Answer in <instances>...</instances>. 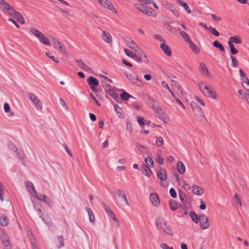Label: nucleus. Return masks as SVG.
Listing matches in <instances>:
<instances>
[{"instance_id":"obj_1","label":"nucleus","mask_w":249,"mask_h":249,"mask_svg":"<svg viewBox=\"0 0 249 249\" xmlns=\"http://www.w3.org/2000/svg\"><path fill=\"white\" fill-rule=\"evenodd\" d=\"M0 8L4 12L16 18L18 22L24 24L25 21L22 15L15 10L14 7L4 0H0Z\"/></svg>"},{"instance_id":"obj_2","label":"nucleus","mask_w":249,"mask_h":249,"mask_svg":"<svg viewBox=\"0 0 249 249\" xmlns=\"http://www.w3.org/2000/svg\"><path fill=\"white\" fill-rule=\"evenodd\" d=\"M156 225L157 229L166 233L169 236H173L174 232L171 226L165 221L164 219L159 217L156 220Z\"/></svg>"},{"instance_id":"obj_3","label":"nucleus","mask_w":249,"mask_h":249,"mask_svg":"<svg viewBox=\"0 0 249 249\" xmlns=\"http://www.w3.org/2000/svg\"><path fill=\"white\" fill-rule=\"evenodd\" d=\"M198 86L202 93L207 97L216 99L217 94L215 90L205 84V82L198 83Z\"/></svg>"},{"instance_id":"obj_4","label":"nucleus","mask_w":249,"mask_h":249,"mask_svg":"<svg viewBox=\"0 0 249 249\" xmlns=\"http://www.w3.org/2000/svg\"><path fill=\"white\" fill-rule=\"evenodd\" d=\"M30 33L35 36L42 44L46 46H50V42L49 39L40 31L34 27L30 28Z\"/></svg>"},{"instance_id":"obj_5","label":"nucleus","mask_w":249,"mask_h":249,"mask_svg":"<svg viewBox=\"0 0 249 249\" xmlns=\"http://www.w3.org/2000/svg\"><path fill=\"white\" fill-rule=\"evenodd\" d=\"M199 226L201 230L207 229L210 225L208 217L204 214H200L198 216Z\"/></svg>"},{"instance_id":"obj_6","label":"nucleus","mask_w":249,"mask_h":249,"mask_svg":"<svg viewBox=\"0 0 249 249\" xmlns=\"http://www.w3.org/2000/svg\"><path fill=\"white\" fill-rule=\"evenodd\" d=\"M28 96L29 98L33 102L36 107V108L38 110H41L42 109L41 102L35 94L32 93H29L28 94Z\"/></svg>"},{"instance_id":"obj_7","label":"nucleus","mask_w":249,"mask_h":249,"mask_svg":"<svg viewBox=\"0 0 249 249\" xmlns=\"http://www.w3.org/2000/svg\"><path fill=\"white\" fill-rule=\"evenodd\" d=\"M104 87L107 93L112 97L118 102L120 103V101H119V98L118 94L115 92L114 89L112 88L110 85L106 84L104 86Z\"/></svg>"},{"instance_id":"obj_8","label":"nucleus","mask_w":249,"mask_h":249,"mask_svg":"<svg viewBox=\"0 0 249 249\" xmlns=\"http://www.w3.org/2000/svg\"><path fill=\"white\" fill-rule=\"evenodd\" d=\"M52 38V41L53 43V47L56 49L58 50L59 51L64 53H67V50L63 45V43L57 40L53 36H51Z\"/></svg>"},{"instance_id":"obj_9","label":"nucleus","mask_w":249,"mask_h":249,"mask_svg":"<svg viewBox=\"0 0 249 249\" xmlns=\"http://www.w3.org/2000/svg\"><path fill=\"white\" fill-rule=\"evenodd\" d=\"M137 53H138V54H137V57H135V60L137 62L141 63L142 61H143L146 63H148L149 60L145 54L141 49H138Z\"/></svg>"},{"instance_id":"obj_10","label":"nucleus","mask_w":249,"mask_h":249,"mask_svg":"<svg viewBox=\"0 0 249 249\" xmlns=\"http://www.w3.org/2000/svg\"><path fill=\"white\" fill-rule=\"evenodd\" d=\"M101 5L111 10L113 13L117 14V11L112 3L108 0H98Z\"/></svg>"},{"instance_id":"obj_11","label":"nucleus","mask_w":249,"mask_h":249,"mask_svg":"<svg viewBox=\"0 0 249 249\" xmlns=\"http://www.w3.org/2000/svg\"><path fill=\"white\" fill-rule=\"evenodd\" d=\"M87 83L90 87L91 89L94 92L97 91L95 87L99 85L98 80L95 77L90 76L87 79Z\"/></svg>"},{"instance_id":"obj_12","label":"nucleus","mask_w":249,"mask_h":249,"mask_svg":"<svg viewBox=\"0 0 249 249\" xmlns=\"http://www.w3.org/2000/svg\"><path fill=\"white\" fill-rule=\"evenodd\" d=\"M126 77L133 84L139 87H142L143 85L142 82L138 78L137 76L132 74L125 73Z\"/></svg>"},{"instance_id":"obj_13","label":"nucleus","mask_w":249,"mask_h":249,"mask_svg":"<svg viewBox=\"0 0 249 249\" xmlns=\"http://www.w3.org/2000/svg\"><path fill=\"white\" fill-rule=\"evenodd\" d=\"M137 9L141 12L148 15L151 16L153 13V9L151 8L148 7L147 6L138 4L136 5Z\"/></svg>"},{"instance_id":"obj_14","label":"nucleus","mask_w":249,"mask_h":249,"mask_svg":"<svg viewBox=\"0 0 249 249\" xmlns=\"http://www.w3.org/2000/svg\"><path fill=\"white\" fill-rule=\"evenodd\" d=\"M33 197H36L39 200L45 202L49 206H51L52 205V201L51 199H50V198L47 197L45 195L41 194H38L36 193V195H34Z\"/></svg>"},{"instance_id":"obj_15","label":"nucleus","mask_w":249,"mask_h":249,"mask_svg":"<svg viewBox=\"0 0 249 249\" xmlns=\"http://www.w3.org/2000/svg\"><path fill=\"white\" fill-rule=\"evenodd\" d=\"M171 85L173 90L181 94H183L182 87L178 82L174 80H171Z\"/></svg>"},{"instance_id":"obj_16","label":"nucleus","mask_w":249,"mask_h":249,"mask_svg":"<svg viewBox=\"0 0 249 249\" xmlns=\"http://www.w3.org/2000/svg\"><path fill=\"white\" fill-rule=\"evenodd\" d=\"M26 187L29 193L33 196L36 195V192L33 183L30 181H27L25 182Z\"/></svg>"},{"instance_id":"obj_17","label":"nucleus","mask_w":249,"mask_h":249,"mask_svg":"<svg viewBox=\"0 0 249 249\" xmlns=\"http://www.w3.org/2000/svg\"><path fill=\"white\" fill-rule=\"evenodd\" d=\"M75 62L78 67L81 69L86 71H91V68L87 66L83 61L81 60L76 59Z\"/></svg>"},{"instance_id":"obj_18","label":"nucleus","mask_w":249,"mask_h":249,"mask_svg":"<svg viewBox=\"0 0 249 249\" xmlns=\"http://www.w3.org/2000/svg\"><path fill=\"white\" fill-rule=\"evenodd\" d=\"M150 200L152 204L157 206L160 204V201L158 196L155 193H151L150 194Z\"/></svg>"},{"instance_id":"obj_19","label":"nucleus","mask_w":249,"mask_h":249,"mask_svg":"<svg viewBox=\"0 0 249 249\" xmlns=\"http://www.w3.org/2000/svg\"><path fill=\"white\" fill-rule=\"evenodd\" d=\"M102 38L107 43H111L112 42V37L110 34L105 31H102Z\"/></svg>"},{"instance_id":"obj_20","label":"nucleus","mask_w":249,"mask_h":249,"mask_svg":"<svg viewBox=\"0 0 249 249\" xmlns=\"http://www.w3.org/2000/svg\"><path fill=\"white\" fill-rule=\"evenodd\" d=\"M179 197L180 201L182 203V204L187 208H189L190 206V204L188 203L186 199V194L181 191L180 190L179 192Z\"/></svg>"},{"instance_id":"obj_21","label":"nucleus","mask_w":249,"mask_h":249,"mask_svg":"<svg viewBox=\"0 0 249 249\" xmlns=\"http://www.w3.org/2000/svg\"><path fill=\"white\" fill-rule=\"evenodd\" d=\"M157 176L161 181H164L167 178L165 170L160 169L157 172Z\"/></svg>"},{"instance_id":"obj_22","label":"nucleus","mask_w":249,"mask_h":249,"mask_svg":"<svg viewBox=\"0 0 249 249\" xmlns=\"http://www.w3.org/2000/svg\"><path fill=\"white\" fill-rule=\"evenodd\" d=\"M115 193L117 194L118 196L122 198L125 202V204L127 206L129 205L127 198L126 197L125 193L124 191L121 189H118L115 191Z\"/></svg>"},{"instance_id":"obj_23","label":"nucleus","mask_w":249,"mask_h":249,"mask_svg":"<svg viewBox=\"0 0 249 249\" xmlns=\"http://www.w3.org/2000/svg\"><path fill=\"white\" fill-rule=\"evenodd\" d=\"M160 47L167 56H170L171 55V50L170 49V47L165 43H161L160 45Z\"/></svg>"},{"instance_id":"obj_24","label":"nucleus","mask_w":249,"mask_h":249,"mask_svg":"<svg viewBox=\"0 0 249 249\" xmlns=\"http://www.w3.org/2000/svg\"><path fill=\"white\" fill-rule=\"evenodd\" d=\"M142 172L145 176L150 177L152 174V172L148 166L145 164H142Z\"/></svg>"},{"instance_id":"obj_25","label":"nucleus","mask_w":249,"mask_h":249,"mask_svg":"<svg viewBox=\"0 0 249 249\" xmlns=\"http://www.w3.org/2000/svg\"><path fill=\"white\" fill-rule=\"evenodd\" d=\"M193 193L196 195L201 196L203 193V189L197 185H193L192 186Z\"/></svg>"},{"instance_id":"obj_26","label":"nucleus","mask_w":249,"mask_h":249,"mask_svg":"<svg viewBox=\"0 0 249 249\" xmlns=\"http://www.w3.org/2000/svg\"><path fill=\"white\" fill-rule=\"evenodd\" d=\"M177 166L178 171L180 174H183L185 173V167L182 161H178L177 164Z\"/></svg>"},{"instance_id":"obj_27","label":"nucleus","mask_w":249,"mask_h":249,"mask_svg":"<svg viewBox=\"0 0 249 249\" xmlns=\"http://www.w3.org/2000/svg\"><path fill=\"white\" fill-rule=\"evenodd\" d=\"M199 70L200 72L205 76H208L209 75V72L207 68L206 67V65L203 62L201 63L199 66Z\"/></svg>"},{"instance_id":"obj_28","label":"nucleus","mask_w":249,"mask_h":249,"mask_svg":"<svg viewBox=\"0 0 249 249\" xmlns=\"http://www.w3.org/2000/svg\"><path fill=\"white\" fill-rule=\"evenodd\" d=\"M177 2L178 4L184 8L185 10L188 14H190L191 13V11L190 9L189 6L185 2L182 1L181 0H177Z\"/></svg>"},{"instance_id":"obj_29","label":"nucleus","mask_w":249,"mask_h":249,"mask_svg":"<svg viewBox=\"0 0 249 249\" xmlns=\"http://www.w3.org/2000/svg\"><path fill=\"white\" fill-rule=\"evenodd\" d=\"M2 236H0L3 245L6 247L10 246V241L8 239L7 235L5 233H2Z\"/></svg>"},{"instance_id":"obj_30","label":"nucleus","mask_w":249,"mask_h":249,"mask_svg":"<svg viewBox=\"0 0 249 249\" xmlns=\"http://www.w3.org/2000/svg\"><path fill=\"white\" fill-rule=\"evenodd\" d=\"M190 216L192 220L196 223L198 222L199 218L196 213L194 211H191L189 213Z\"/></svg>"},{"instance_id":"obj_31","label":"nucleus","mask_w":249,"mask_h":249,"mask_svg":"<svg viewBox=\"0 0 249 249\" xmlns=\"http://www.w3.org/2000/svg\"><path fill=\"white\" fill-rule=\"evenodd\" d=\"M179 34L185 42L189 43L191 41L188 35L186 32L181 31L179 32Z\"/></svg>"},{"instance_id":"obj_32","label":"nucleus","mask_w":249,"mask_h":249,"mask_svg":"<svg viewBox=\"0 0 249 249\" xmlns=\"http://www.w3.org/2000/svg\"><path fill=\"white\" fill-rule=\"evenodd\" d=\"M28 235H29V237L30 238L31 243L32 245L33 249H39V248L37 245V243L36 242L35 239L33 238V235L32 234V233L30 235H29V233H28Z\"/></svg>"},{"instance_id":"obj_33","label":"nucleus","mask_w":249,"mask_h":249,"mask_svg":"<svg viewBox=\"0 0 249 249\" xmlns=\"http://www.w3.org/2000/svg\"><path fill=\"white\" fill-rule=\"evenodd\" d=\"M232 43L240 44L242 43L241 39L238 36H231L229 39Z\"/></svg>"},{"instance_id":"obj_34","label":"nucleus","mask_w":249,"mask_h":249,"mask_svg":"<svg viewBox=\"0 0 249 249\" xmlns=\"http://www.w3.org/2000/svg\"><path fill=\"white\" fill-rule=\"evenodd\" d=\"M189 44V46L191 50L196 53H198L199 52V49L196 46V45H195L194 43H193L191 41L188 43Z\"/></svg>"},{"instance_id":"obj_35","label":"nucleus","mask_w":249,"mask_h":249,"mask_svg":"<svg viewBox=\"0 0 249 249\" xmlns=\"http://www.w3.org/2000/svg\"><path fill=\"white\" fill-rule=\"evenodd\" d=\"M87 211L89 214V221L91 223L94 222L95 217L91 210L89 208H87Z\"/></svg>"},{"instance_id":"obj_36","label":"nucleus","mask_w":249,"mask_h":249,"mask_svg":"<svg viewBox=\"0 0 249 249\" xmlns=\"http://www.w3.org/2000/svg\"><path fill=\"white\" fill-rule=\"evenodd\" d=\"M120 97L122 99L125 101H127L130 98H133L132 96L125 91H124L122 94H121Z\"/></svg>"},{"instance_id":"obj_37","label":"nucleus","mask_w":249,"mask_h":249,"mask_svg":"<svg viewBox=\"0 0 249 249\" xmlns=\"http://www.w3.org/2000/svg\"><path fill=\"white\" fill-rule=\"evenodd\" d=\"M169 205L172 211H176L178 209V206L177 202L173 200H171L169 201Z\"/></svg>"},{"instance_id":"obj_38","label":"nucleus","mask_w":249,"mask_h":249,"mask_svg":"<svg viewBox=\"0 0 249 249\" xmlns=\"http://www.w3.org/2000/svg\"><path fill=\"white\" fill-rule=\"evenodd\" d=\"M129 47L132 49L133 50L135 51L136 52H137L138 50V49H140L139 47L137 46V44H136L133 41H130L128 42Z\"/></svg>"},{"instance_id":"obj_39","label":"nucleus","mask_w":249,"mask_h":249,"mask_svg":"<svg viewBox=\"0 0 249 249\" xmlns=\"http://www.w3.org/2000/svg\"><path fill=\"white\" fill-rule=\"evenodd\" d=\"M0 223L2 226L8 225L9 223L8 218L6 216L0 217Z\"/></svg>"},{"instance_id":"obj_40","label":"nucleus","mask_w":249,"mask_h":249,"mask_svg":"<svg viewBox=\"0 0 249 249\" xmlns=\"http://www.w3.org/2000/svg\"><path fill=\"white\" fill-rule=\"evenodd\" d=\"M124 52L127 56H128L130 57H131V58H133L134 59H135V57H137L136 53H133L132 52L129 51V50H128L127 49H124Z\"/></svg>"},{"instance_id":"obj_41","label":"nucleus","mask_w":249,"mask_h":249,"mask_svg":"<svg viewBox=\"0 0 249 249\" xmlns=\"http://www.w3.org/2000/svg\"><path fill=\"white\" fill-rule=\"evenodd\" d=\"M135 145L142 152L148 154V151L146 147L138 143H136Z\"/></svg>"},{"instance_id":"obj_42","label":"nucleus","mask_w":249,"mask_h":249,"mask_svg":"<svg viewBox=\"0 0 249 249\" xmlns=\"http://www.w3.org/2000/svg\"><path fill=\"white\" fill-rule=\"evenodd\" d=\"M167 8H168L171 11H172L176 17H177V18L179 17V16L178 11L172 4H170L169 7Z\"/></svg>"},{"instance_id":"obj_43","label":"nucleus","mask_w":249,"mask_h":249,"mask_svg":"<svg viewBox=\"0 0 249 249\" xmlns=\"http://www.w3.org/2000/svg\"><path fill=\"white\" fill-rule=\"evenodd\" d=\"M213 45L215 48H218L221 52L225 51L224 47L218 41H214L213 42Z\"/></svg>"},{"instance_id":"obj_44","label":"nucleus","mask_w":249,"mask_h":249,"mask_svg":"<svg viewBox=\"0 0 249 249\" xmlns=\"http://www.w3.org/2000/svg\"><path fill=\"white\" fill-rule=\"evenodd\" d=\"M197 119L199 121H202L203 119L204 118V115L203 112L201 111V109L199 108V110L198 111L197 113L196 114Z\"/></svg>"},{"instance_id":"obj_45","label":"nucleus","mask_w":249,"mask_h":249,"mask_svg":"<svg viewBox=\"0 0 249 249\" xmlns=\"http://www.w3.org/2000/svg\"><path fill=\"white\" fill-rule=\"evenodd\" d=\"M230 58L231 60V66L233 68H236L238 63V60L232 55H231Z\"/></svg>"},{"instance_id":"obj_46","label":"nucleus","mask_w":249,"mask_h":249,"mask_svg":"<svg viewBox=\"0 0 249 249\" xmlns=\"http://www.w3.org/2000/svg\"><path fill=\"white\" fill-rule=\"evenodd\" d=\"M156 144L158 147H160L163 144V140L161 137H158L156 140Z\"/></svg>"},{"instance_id":"obj_47","label":"nucleus","mask_w":249,"mask_h":249,"mask_svg":"<svg viewBox=\"0 0 249 249\" xmlns=\"http://www.w3.org/2000/svg\"><path fill=\"white\" fill-rule=\"evenodd\" d=\"M145 162L147 164V166H149L151 167H153L154 162L152 159L150 158H146L145 159Z\"/></svg>"},{"instance_id":"obj_48","label":"nucleus","mask_w":249,"mask_h":249,"mask_svg":"<svg viewBox=\"0 0 249 249\" xmlns=\"http://www.w3.org/2000/svg\"><path fill=\"white\" fill-rule=\"evenodd\" d=\"M114 108L116 112V113L118 114L119 116H120L122 115V108L119 107L117 105H114Z\"/></svg>"},{"instance_id":"obj_49","label":"nucleus","mask_w":249,"mask_h":249,"mask_svg":"<svg viewBox=\"0 0 249 249\" xmlns=\"http://www.w3.org/2000/svg\"><path fill=\"white\" fill-rule=\"evenodd\" d=\"M208 30L214 36H219L218 32L213 27L210 26Z\"/></svg>"},{"instance_id":"obj_50","label":"nucleus","mask_w":249,"mask_h":249,"mask_svg":"<svg viewBox=\"0 0 249 249\" xmlns=\"http://www.w3.org/2000/svg\"><path fill=\"white\" fill-rule=\"evenodd\" d=\"M137 119L138 122L140 126H142L145 124V120L143 117L137 116Z\"/></svg>"},{"instance_id":"obj_51","label":"nucleus","mask_w":249,"mask_h":249,"mask_svg":"<svg viewBox=\"0 0 249 249\" xmlns=\"http://www.w3.org/2000/svg\"><path fill=\"white\" fill-rule=\"evenodd\" d=\"M156 160L157 162L160 165H163L164 163V160L160 155H158L156 158Z\"/></svg>"},{"instance_id":"obj_52","label":"nucleus","mask_w":249,"mask_h":249,"mask_svg":"<svg viewBox=\"0 0 249 249\" xmlns=\"http://www.w3.org/2000/svg\"><path fill=\"white\" fill-rule=\"evenodd\" d=\"M103 206L107 214L110 213V212L112 211L110 209V207L107 205L105 202H103Z\"/></svg>"},{"instance_id":"obj_53","label":"nucleus","mask_w":249,"mask_h":249,"mask_svg":"<svg viewBox=\"0 0 249 249\" xmlns=\"http://www.w3.org/2000/svg\"><path fill=\"white\" fill-rule=\"evenodd\" d=\"M169 193H170L171 196L173 198H176L177 197V194H176L175 190L174 188H171L170 189Z\"/></svg>"},{"instance_id":"obj_54","label":"nucleus","mask_w":249,"mask_h":249,"mask_svg":"<svg viewBox=\"0 0 249 249\" xmlns=\"http://www.w3.org/2000/svg\"><path fill=\"white\" fill-rule=\"evenodd\" d=\"M59 101H60V104L61 105V106L62 107H64L65 109L66 110H68V107H67L65 102L64 101V100H63L62 98H60Z\"/></svg>"},{"instance_id":"obj_55","label":"nucleus","mask_w":249,"mask_h":249,"mask_svg":"<svg viewBox=\"0 0 249 249\" xmlns=\"http://www.w3.org/2000/svg\"><path fill=\"white\" fill-rule=\"evenodd\" d=\"M195 98L196 100V101L198 103H199L201 106H205V103H204V102L202 99H201L199 97H198V96H196L195 97Z\"/></svg>"},{"instance_id":"obj_56","label":"nucleus","mask_w":249,"mask_h":249,"mask_svg":"<svg viewBox=\"0 0 249 249\" xmlns=\"http://www.w3.org/2000/svg\"><path fill=\"white\" fill-rule=\"evenodd\" d=\"M4 110L6 113L9 112L10 110V107L9 104L7 103H4Z\"/></svg>"},{"instance_id":"obj_57","label":"nucleus","mask_w":249,"mask_h":249,"mask_svg":"<svg viewBox=\"0 0 249 249\" xmlns=\"http://www.w3.org/2000/svg\"><path fill=\"white\" fill-rule=\"evenodd\" d=\"M206 205L205 203L202 200L200 199V205L199 206V209L200 210H204L206 209Z\"/></svg>"},{"instance_id":"obj_58","label":"nucleus","mask_w":249,"mask_h":249,"mask_svg":"<svg viewBox=\"0 0 249 249\" xmlns=\"http://www.w3.org/2000/svg\"><path fill=\"white\" fill-rule=\"evenodd\" d=\"M160 247L162 249H173V247H170L166 244L165 243H161L160 245Z\"/></svg>"},{"instance_id":"obj_59","label":"nucleus","mask_w":249,"mask_h":249,"mask_svg":"<svg viewBox=\"0 0 249 249\" xmlns=\"http://www.w3.org/2000/svg\"><path fill=\"white\" fill-rule=\"evenodd\" d=\"M90 96L91 99L95 102L96 105L100 107L101 106V105L99 103V102L96 100L94 95L92 93H90Z\"/></svg>"},{"instance_id":"obj_60","label":"nucleus","mask_w":249,"mask_h":249,"mask_svg":"<svg viewBox=\"0 0 249 249\" xmlns=\"http://www.w3.org/2000/svg\"><path fill=\"white\" fill-rule=\"evenodd\" d=\"M167 30L172 33H175L176 32V29L174 27L170 25H169L167 28Z\"/></svg>"},{"instance_id":"obj_61","label":"nucleus","mask_w":249,"mask_h":249,"mask_svg":"<svg viewBox=\"0 0 249 249\" xmlns=\"http://www.w3.org/2000/svg\"><path fill=\"white\" fill-rule=\"evenodd\" d=\"M239 74H240L241 77L244 78L245 79H247V76L246 74L243 72V71L241 69H240L239 70Z\"/></svg>"},{"instance_id":"obj_62","label":"nucleus","mask_w":249,"mask_h":249,"mask_svg":"<svg viewBox=\"0 0 249 249\" xmlns=\"http://www.w3.org/2000/svg\"><path fill=\"white\" fill-rule=\"evenodd\" d=\"M108 216H109L111 218L113 219V220H116V217L113 211L110 212V213L107 214Z\"/></svg>"},{"instance_id":"obj_63","label":"nucleus","mask_w":249,"mask_h":249,"mask_svg":"<svg viewBox=\"0 0 249 249\" xmlns=\"http://www.w3.org/2000/svg\"><path fill=\"white\" fill-rule=\"evenodd\" d=\"M154 38L158 40L160 42H164L165 41V40L161 37V36L159 35H155L154 36Z\"/></svg>"},{"instance_id":"obj_64","label":"nucleus","mask_w":249,"mask_h":249,"mask_svg":"<svg viewBox=\"0 0 249 249\" xmlns=\"http://www.w3.org/2000/svg\"><path fill=\"white\" fill-rule=\"evenodd\" d=\"M126 129L128 130L130 133L132 131V127L130 123H126Z\"/></svg>"}]
</instances>
